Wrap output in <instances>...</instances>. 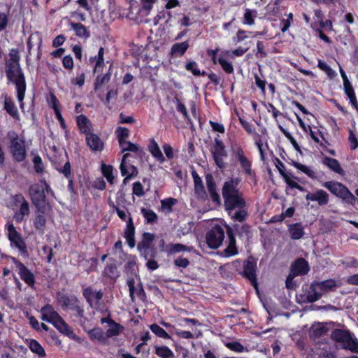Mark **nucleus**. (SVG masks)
Wrapping results in <instances>:
<instances>
[{
	"instance_id": "f257e3e1",
	"label": "nucleus",
	"mask_w": 358,
	"mask_h": 358,
	"mask_svg": "<svg viewBox=\"0 0 358 358\" xmlns=\"http://www.w3.org/2000/svg\"><path fill=\"white\" fill-rule=\"evenodd\" d=\"M242 178L231 175L225 180V211L234 222H243L248 217V203L241 190Z\"/></svg>"
},
{
	"instance_id": "f03ea898",
	"label": "nucleus",
	"mask_w": 358,
	"mask_h": 358,
	"mask_svg": "<svg viewBox=\"0 0 358 358\" xmlns=\"http://www.w3.org/2000/svg\"><path fill=\"white\" fill-rule=\"evenodd\" d=\"M229 157V163L227 165L225 164V169H227L228 171L232 173L239 166L236 170L238 175L242 173L246 180H250L255 185L257 184V176L255 169H253L252 159L246 155L238 142L231 141Z\"/></svg>"
},
{
	"instance_id": "7ed1b4c3",
	"label": "nucleus",
	"mask_w": 358,
	"mask_h": 358,
	"mask_svg": "<svg viewBox=\"0 0 358 358\" xmlns=\"http://www.w3.org/2000/svg\"><path fill=\"white\" fill-rule=\"evenodd\" d=\"M20 55L16 49H12L9 59L6 62L5 71L9 81L14 83L17 90V97L23 108V99L26 91V83L24 74L20 66Z\"/></svg>"
},
{
	"instance_id": "20e7f679",
	"label": "nucleus",
	"mask_w": 358,
	"mask_h": 358,
	"mask_svg": "<svg viewBox=\"0 0 358 358\" xmlns=\"http://www.w3.org/2000/svg\"><path fill=\"white\" fill-rule=\"evenodd\" d=\"M41 319L43 321L50 322L61 333L69 336L73 339H76L77 336L74 334L72 329L64 322L62 317L50 305H46L41 310Z\"/></svg>"
},
{
	"instance_id": "39448f33",
	"label": "nucleus",
	"mask_w": 358,
	"mask_h": 358,
	"mask_svg": "<svg viewBox=\"0 0 358 358\" xmlns=\"http://www.w3.org/2000/svg\"><path fill=\"white\" fill-rule=\"evenodd\" d=\"M45 188L48 191L49 185L45 181H41L39 183L31 185L29 193L33 203L38 210L43 212L51 211V206L45 201Z\"/></svg>"
},
{
	"instance_id": "423d86ee",
	"label": "nucleus",
	"mask_w": 358,
	"mask_h": 358,
	"mask_svg": "<svg viewBox=\"0 0 358 358\" xmlns=\"http://www.w3.org/2000/svg\"><path fill=\"white\" fill-rule=\"evenodd\" d=\"M322 186L327 189L332 194L336 197L341 199L343 202L355 205L357 199L350 191L346 185L342 182L330 180L322 183Z\"/></svg>"
},
{
	"instance_id": "0eeeda50",
	"label": "nucleus",
	"mask_w": 358,
	"mask_h": 358,
	"mask_svg": "<svg viewBox=\"0 0 358 358\" xmlns=\"http://www.w3.org/2000/svg\"><path fill=\"white\" fill-rule=\"evenodd\" d=\"M10 140V151L17 162H22L26 157V149L24 141L20 138L18 135L14 132L10 131L8 133Z\"/></svg>"
},
{
	"instance_id": "6e6552de",
	"label": "nucleus",
	"mask_w": 358,
	"mask_h": 358,
	"mask_svg": "<svg viewBox=\"0 0 358 358\" xmlns=\"http://www.w3.org/2000/svg\"><path fill=\"white\" fill-rule=\"evenodd\" d=\"M6 228L11 246L17 248L22 255L24 257L28 256L27 248L21 234L16 230L14 224L11 222H8L6 225Z\"/></svg>"
},
{
	"instance_id": "1a4fd4ad",
	"label": "nucleus",
	"mask_w": 358,
	"mask_h": 358,
	"mask_svg": "<svg viewBox=\"0 0 358 358\" xmlns=\"http://www.w3.org/2000/svg\"><path fill=\"white\" fill-rule=\"evenodd\" d=\"M257 259L253 256L250 255L248 259L243 262V276L248 279L251 285L257 289Z\"/></svg>"
},
{
	"instance_id": "9d476101",
	"label": "nucleus",
	"mask_w": 358,
	"mask_h": 358,
	"mask_svg": "<svg viewBox=\"0 0 358 358\" xmlns=\"http://www.w3.org/2000/svg\"><path fill=\"white\" fill-rule=\"evenodd\" d=\"M16 201L19 203L20 205L17 210L15 212L13 219L17 223H20L24 221L26 216L29 215V204L22 195L16 196Z\"/></svg>"
},
{
	"instance_id": "9b49d317",
	"label": "nucleus",
	"mask_w": 358,
	"mask_h": 358,
	"mask_svg": "<svg viewBox=\"0 0 358 358\" xmlns=\"http://www.w3.org/2000/svg\"><path fill=\"white\" fill-rule=\"evenodd\" d=\"M223 231L220 226L214 227L206 236V243L209 248H217L223 240Z\"/></svg>"
},
{
	"instance_id": "f8f14e48",
	"label": "nucleus",
	"mask_w": 358,
	"mask_h": 358,
	"mask_svg": "<svg viewBox=\"0 0 358 358\" xmlns=\"http://www.w3.org/2000/svg\"><path fill=\"white\" fill-rule=\"evenodd\" d=\"M340 73L343 79L344 92L349 99L351 105L358 111V102L354 88L342 68H340Z\"/></svg>"
},
{
	"instance_id": "ddd939ff",
	"label": "nucleus",
	"mask_w": 358,
	"mask_h": 358,
	"mask_svg": "<svg viewBox=\"0 0 358 358\" xmlns=\"http://www.w3.org/2000/svg\"><path fill=\"white\" fill-rule=\"evenodd\" d=\"M58 303L63 309L75 310L80 316L83 315V310L80 308L79 302L74 296H69L63 294L59 295L57 298Z\"/></svg>"
},
{
	"instance_id": "4468645a",
	"label": "nucleus",
	"mask_w": 358,
	"mask_h": 358,
	"mask_svg": "<svg viewBox=\"0 0 358 358\" xmlns=\"http://www.w3.org/2000/svg\"><path fill=\"white\" fill-rule=\"evenodd\" d=\"M310 271L308 262L303 257L296 259L290 266L289 273L295 276L308 274Z\"/></svg>"
},
{
	"instance_id": "2eb2a0df",
	"label": "nucleus",
	"mask_w": 358,
	"mask_h": 358,
	"mask_svg": "<svg viewBox=\"0 0 358 358\" xmlns=\"http://www.w3.org/2000/svg\"><path fill=\"white\" fill-rule=\"evenodd\" d=\"M307 201L317 202L320 206H324L329 202V194L322 189H317L313 192H308L305 196Z\"/></svg>"
},
{
	"instance_id": "dca6fc26",
	"label": "nucleus",
	"mask_w": 358,
	"mask_h": 358,
	"mask_svg": "<svg viewBox=\"0 0 358 358\" xmlns=\"http://www.w3.org/2000/svg\"><path fill=\"white\" fill-rule=\"evenodd\" d=\"M226 233L229 238V243L225 248V257L234 256L238 253L236 244V238L232 228L225 222Z\"/></svg>"
},
{
	"instance_id": "f3484780",
	"label": "nucleus",
	"mask_w": 358,
	"mask_h": 358,
	"mask_svg": "<svg viewBox=\"0 0 358 358\" xmlns=\"http://www.w3.org/2000/svg\"><path fill=\"white\" fill-rule=\"evenodd\" d=\"M192 176L194 181V192L195 196L199 199L205 200L207 198V194L201 178L195 171H192Z\"/></svg>"
},
{
	"instance_id": "a211bd4d",
	"label": "nucleus",
	"mask_w": 358,
	"mask_h": 358,
	"mask_svg": "<svg viewBox=\"0 0 358 358\" xmlns=\"http://www.w3.org/2000/svg\"><path fill=\"white\" fill-rule=\"evenodd\" d=\"M83 294L92 307L96 308L99 307V302L103 297L101 291H97L91 287H88L84 290Z\"/></svg>"
},
{
	"instance_id": "6ab92c4d",
	"label": "nucleus",
	"mask_w": 358,
	"mask_h": 358,
	"mask_svg": "<svg viewBox=\"0 0 358 358\" xmlns=\"http://www.w3.org/2000/svg\"><path fill=\"white\" fill-rule=\"evenodd\" d=\"M215 145L212 150V154L216 165L222 169L224 166V146L222 145V141L218 139V138H215Z\"/></svg>"
},
{
	"instance_id": "aec40b11",
	"label": "nucleus",
	"mask_w": 358,
	"mask_h": 358,
	"mask_svg": "<svg viewBox=\"0 0 358 358\" xmlns=\"http://www.w3.org/2000/svg\"><path fill=\"white\" fill-rule=\"evenodd\" d=\"M129 156V154L128 153L123 155L120 167L122 176L126 177L124 180V182L137 173V169L136 166L130 164L127 162V159Z\"/></svg>"
},
{
	"instance_id": "412c9836",
	"label": "nucleus",
	"mask_w": 358,
	"mask_h": 358,
	"mask_svg": "<svg viewBox=\"0 0 358 358\" xmlns=\"http://www.w3.org/2000/svg\"><path fill=\"white\" fill-rule=\"evenodd\" d=\"M127 285L129 290V296L132 301H134L136 297L142 300L144 299L145 292L141 285L136 286L135 281L132 278L127 280Z\"/></svg>"
},
{
	"instance_id": "4be33fe9",
	"label": "nucleus",
	"mask_w": 358,
	"mask_h": 358,
	"mask_svg": "<svg viewBox=\"0 0 358 358\" xmlns=\"http://www.w3.org/2000/svg\"><path fill=\"white\" fill-rule=\"evenodd\" d=\"M322 163L334 173L342 176L345 175V171L341 167L340 162L336 159L325 156L323 158Z\"/></svg>"
},
{
	"instance_id": "5701e85b",
	"label": "nucleus",
	"mask_w": 358,
	"mask_h": 358,
	"mask_svg": "<svg viewBox=\"0 0 358 358\" xmlns=\"http://www.w3.org/2000/svg\"><path fill=\"white\" fill-rule=\"evenodd\" d=\"M102 323H108V329L106 331V336L108 338L113 337L120 335L123 331L124 328L120 324L116 323L113 320L109 318L101 319Z\"/></svg>"
},
{
	"instance_id": "b1692460",
	"label": "nucleus",
	"mask_w": 358,
	"mask_h": 358,
	"mask_svg": "<svg viewBox=\"0 0 358 358\" xmlns=\"http://www.w3.org/2000/svg\"><path fill=\"white\" fill-rule=\"evenodd\" d=\"M206 182L208 191L210 194V197L215 203H220V196L217 192L216 185L213 176L210 173L206 175Z\"/></svg>"
},
{
	"instance_id": "393cba45",
	"label": "nucleus",
	"mask_w": 358,
	"mask_h": 358,
	"mask_svg": "<svg viewBox=\"0 0 358 358\" xmlns=\"http://www.w3.org/2000/svg\"><path fill=\"white\" fill-rule=\"evenodd\" d=\"M50 212V211L43 212L42 210H38L36 215L33 220L34 227L42 234L45 231L46 217L48 215Z\"/></svg>"
},
{
	"instance_id": "a878e982",
	"label": "nucleus",
	"mask_w": 358,
	"mask_h": 358,
	"mask_svg": "<svg viewBox=\"0 0 358 358\" xmlns=\"http://www.w3.org/2000/svg\"><path fill=\"white\" fill-rule=\"evenodd\" d=\"M17 267L21 279L28 285L33 286L35 282L34 274L22 263H19Z\"/></svg>"
},
{
	"instance_id": "bb28decb",
	"label": "nucleus",
	"mask_w": 358,
	"mask_h": 358,
	"mask_svg": "<svg viewBox=\"0 0 358 358\" xmlns=\"http://www.w3.org/2000/svg\"><path fill=\"white\" fill-rule=\"evenodd\" d=\"M86 141L92 150L101 151L103 148V141L97 135L92 132L86 135Z\"/></svg>"
},
{
	"instance_id": "cd10ccee",
	"label": "nucleus",
	"mask_w": 358,
	"mask_h": 358,
	"mask_svg": "<svg viewBox=\"0 0 358 358\" xmlns=\"http://www.w3.org/2000/svg\"><path fill=\"white\" fill-rule=\"evenodd\" d=\"M314 283H315V285L317 287V289L321 294V296L328 292L329 291L332 290L334 288L336 287V284L334 279H328L325 280L321 282L318 281H313Z\"/></svg>"
},
{
	"instance_id": "c85d7f7f",
	"label": "nucleus",
	"mask_w": 358,
	"mask_h": 358,
	"mask_svg": "<svg viewBox=\"0 0 358 358\" xmlns=\"http://www.w3.org/2000/svg\"><path fill=\"white\" fill-rule=\"evenodd\" d=\"M189 45L188 41L175 43L171 46L170 55L174 57H180L184 55Z\"/></svg>"
},
{
	"instance_id": "c756f323",
	"label": "nucleus",
	"mask_w": 358,
	"mask_h": 358,
	"mask_svg": "<svg viewBox=\"0 0 358 358\" xmlns=\"http://www.w3.org/2000/svg\"><path fill=\"white\" fill-rule=\"evenodd\" d=\"M290 237L293 240H298L302 238L304 235V228L301 223L297 222L292 224L288 228Z\"/></svg>"
},
{
	"instance_id": "7c9ffc66",
	"label": "nucleus",
	"mask_w": 358,
	"mask_h": 358,
	"mask_svg": "<svg viewBox=\"0 0 358 358\" xmlns=\"http://www.w3.org/2000/svg\"><path fill=\"white\" fill-rule=\"evenodd\" d=\"M70 27L80 38H88L90 36V31L80 23L71 22Z\"/></svg>"
},
{
	"instance_id": "2f4dec72",
	"label": "nucleus",
	"mask_w": 358,
	"mask_h": 358,
	"mask_svg": "<svg viewBox=\"0 0 358 358\" xmlns=\"http://www.w3.org/2000/svg\"><path fill=\"white\" fill-rule=\"evenodd\" d=\"M290 164L297 169L298 170L301 171L303 173H305L308 178L313 180L317 179V174L315 171H314L309 166H307L306 165H303L299 162H297L296 161L292 160L290 162Z\"/></svg>"
},
{
	"instance_id": "473e14b6",
	"label": "nucleus",
	"mask_w": 358,
	"mask_h": 358,
	"mask_svg": "<svg viewBox=\"0 0 358 358\" xmlns=\"http://www.w3.org/2000/svg\"><path fill=\"white\" fill-rule=\"evenodd\" d=\"M343 348L353 353H358V339L353 338L350 333L343 343Z\"/></svg>"
},
{
	"instance_id": "72a5a7b5",
	"label": "nucleus",
	"mask_w": 358,
	"mask_h": 358,
	"mask_svg": "<svg viewBox=\"0 0 358 358\" xmlns=\"http://www.w3.org/2000/svg\"><path fill=\"white\" fill-rule=\"evenodd\" d=\"M350 332L348 330L335 329L331 333V338L337 343H344Z\"/></svg>"
},
{
	"instance_id": "f704fd0d",
	"label": "nucleus",
	"mask_w": 358,
	"mask_h": 358,
	"mask_svg": "<svg viewBox=\"0 0 358 358\" xmlns=\"http://www.w3.org/2000/svg\"><path fill=\"white\" fill-rule=\"evenodd\" d=\"M77 124L81 132L85 134L91 133V123L90 120L83 115L77 117Z\"/></svg>"
},
{
	"instance_id": "c9c22d12",
	"label": "nucleus",
	"mask_w": 358,
	"mask_h": 358,
	"mask_svg": "<svg viewBox=\"0 0 358 358\" xmlns=\"http://www.w3.org/2000/svg\"><path fill=\"white\" fill-rule=\"evenodd\" d=\"M109 80L110 76L108 74L99 76L96 79V81L94 83V90L98 93L99 96L101 99L103 93L102 87L103 85L107 83L109 81Z\"/></svg>"
},
{
	"instance_id": "e433bc0d",
	"label": "nucleus",
	"mask_w": 358,
	"mask_h": 358,
	"mask_svg": "<svg viewBox=\"0 0 358 358\" xmlns=\"http://www.w3.org/2000/svg\"><path fill=\"white\" fill-rule=\"evenodd\" d=\"M317 286L314 282H312L309 287V290L306 294V301L308 303H314L319 300L321 297Z\"/></svg>"
},
{
	"instance_id": "4c0bfd02",
	"label": "nucleus",
	"mask_w": 358,
	"mask_h": 358,
	"mask_svg": "<svg viewBox=\"0 0 358 358\" xmlns=\"http://www.w3.org/2000/svg\"><path fill=\"white\" fill-rule=\"evenodd\" d=\"M149 151L158 162L162 163L165 161V158L155 140L151 141L149 145Z\"/></svg>"
},
{
	"instance_id": "58836bf2",
	"label": "nucleus",
	"mask_w": 358,
	"mask_h": 358,
	"mask_svg": "<svg viewBox=\"0 0 358 358\" xmlns=\"http://www.w3.org/2000/svg\"><path fill=\"white\" fill-rule=\"evenodd\" d=\"M155 354L159 358H172L174 357L173 351L166 345H155Z\"/></svg>"
},
{
	"instance_id": "ea45409f",
	"label": "nucleus",
	"mask_w": 358,
	"mask_h": 358,
	"mask_svg": "<svg viewBox=\"0 0 358 358\" xmlns=\"http://www.w3.org/2000/svg\"><path fill=\"white\" fill-rule=\"evenodd\" d=\"M4 108L7 113L15 118L18 117V111L11 99L7 96L4 99Z\"/></svg>"
},
{
	"instance_id": "a19ab883",
	"label": "nucleus",
	"mask_w": 358,
	"mask_h": 358,
	"mask_svg": "<svg viewBox=\"0 0 358 358\" xmlns=\"http://www.w3.org/2000/svg\"><path fill=\"white\" fill-rule=\"evenodd\" d=\"M120 146L122 149V152L130 151L135 153L141 154L143 152V150L140 148V147L134 143H132L129 141H124L123 142L119 143Z\"/></svg>"
},
{
	"instance_id": "79ce46f5",
	"label": "nucleus",
	"mask_w": 358,
	"mask_h": 358,
	"mask_svg": "<svg viewBox=\"0 0 358 358\" xmlns=\"http://www.w3.org/2000/svg\"><path fill=\"white\" fill-rule=\"evenodd\" d=\"M275 166L285 182L286 181V179H289L291 176L294 178V180H299L298 177L293 176L292 173H288L285 171V164L278 157H275Z\"/></svg>"
},
{
	"instance_id": "37998d69",
	"label": "nucleus",
	"mask_w": 358,
	"mask_h": 358,
	"mask_svg": "<svg viewBox=\"0 0 358 358\" xmlns=\"http://www.w3.org/2000/svg\"><path fill=\"white\" fill-rule=\"evenodd\" d=\"M278 128L280 131L284 134V136L289 141L295 150L299 153H301V148L292 135L280 124H278Z\"/></svg>"
},
{
	"instance_id": "c03bdc74",
	"label": "nucleus",
	"mask_w": 358,
	"mask_h": 358,
	"mask_svg": "<svg viewBox=\"0 0 358 358\" xmlns=\"http://www.w3.org/2000/svg\"><path fill=\"white\" fill-rule=\"evenodd\" d=\"M185 69L187 71L192 72V74L195 76H199L206 74L205 71H201L199 69L197 63L194 61L187 62L185 64Z\"/></svg>"
},
{
	"instance_id": "a18cd8bd",
	"label": "nucleus",
	"mask_w": 358,
	"mask_h": 358,
	"mask_svg": "<svg viewBox=\"0 0 358 358\" xmlns=\"http://www.w3.org/2000/svg\"><path fill=\"white\" fill-rule=\"evenodd\" d=\"M329 328L321 323H318L317 326L313 327L312 329V335L315 338H320L327 335Z\"/></svg>"
},
{
	"instance_id": "49530a36",
	"label": "nucleus",
	"mask_w": 358,
	"mask_h": 358,
	"mask_svg": "<svg viewBox=\"0 0 358 358\" xmlns=\"http://www.w3.org/2000/svg\"><path fill=\"white\" fill-rule=\"evenodd\" d=\"M257 16V11L256 10H250L249 8L245 9L243 23L245 24L252 25L255 24L254 18Z\"/></svg>"
},
{
	"instance_id": "de8ad7c7",
	"label": "nucleus",
	"mask_w": 358,
	"mask_h": 358,
	"mask_svg": "<svg viewBox=\"0 0 358 358\" xmlns=\"http://www.w3.org/2000/svg\"><path fill=\"white\" fill-rule=\"evenodd\" d=\"M150 330L154 333L157 336L162 338H170V336L169 334L161 327H159L157 324H152L150 326Z\"/></svg>"
},
{
	"instance_id": "09e8293b",
	"label": "nucleus",
	"mask_w": 358,
	"mask_h": 358,
	"mask_svg": "<svg viewBox=\"0 0 358 358\" xmlns=\"http://www.w3.org/2000/svg\"><path fill=\"white\" fill-rule=\"evenodd\" d=\"M29 348L34 353L37 354L39 357L45 355L43 348L36 340H31L29 343Z\"/></svg>"
},
{
	"instance_id": "8fccbe9b",
	"label": "nucleus",
	"mask_w": 358,
	"mask_h": 358,
	"mask_svg": "<svg viewBox=\"0 0 358 358\" xmlns=\"http://www.w3.org/2000/svg\"><path fill=\"white\" fill-rule=\"evenodd\" d=\"M192 247H187L180 243L170 244L168 246V252L169 253H178L182 251H192Z\"/></svg>"
},
{
	"instance_id": "3c124183",
	"label": "nucleus",
	"mask_w": 358,
	"mask_h": 358,
	"mask_svg": "<svg viewBox=\"0 0 358 358\" xmlns=\"http://www.w3.org/2000/svg\"><path fill=\"white\" fill-rule=\"evenodd\" d=\"M141 213L148 223L155 222L157 220V214L150 209L142 208Z\"/></svg>"
},
{
	"instance_id": "603ef678",
	"label": "nucleus",
	"mask_w": 358,
	"mask_h": 358,
	"mask_svg": "<svg viewBox=\"0 0 358 358\" xmlns=\"http://www.w3.org/2000/svg\"><path fill=\"white\" fill-rule=\"evenodd\" d=\"M134 229L132 219L131 217H129L125 231V238L127 241L133 240V238L134 237Z\"/></svg>"
},
{
	"instance_id": "864d4df0",
	"label": "nucleus",
	"mask_w": 358,
	"mask_h": 358,
	"mask_svg": "<svg viewBox=\"0 0 358 358\" xmlns=\"http://www.w3.org/2000/svg\"><path fill=\"white\" fill-rule=\"evenodd\" d=\"M225 347L236 352H243L245 349L238 341L225 342Z\"/></svg>"
},
{
	"instance_id": "5fc2aeb1",
	"label": "nucleus",
	"mask_w": 358,
	"mask_h": 358,
	"mask_svg": "<svg viewBox=\"0 0 358 358\" xmlns=\"http://www.w3.org/2000/svg\"><path fill=\"white\" fill-rule=\"evenodd\" d=\"M317 67L324 71L329 78L335 76V71L326 62L321 59H318Z\"/></svg>"
},
{
	"instance_id": "6e6d98bb",
	"label": "nucleus",
	"mask_w": 358,
	"mask_h": 358,
	"mask_svg": "<svg viewBox=\"0 0 358 358\" xmlns=\"http://www.w3.org/2000/svg\"><path fill=\"white\" fill-rule=\"evenodd\" d=\"M176 199L173 198H168L161 201V207L163 210H166L167 213L172 211V207L176 203Z\"/></svg>"
},
{
	"instance_id": "4d7b16f0",
	"label": "nucleus",
	"mask_w": 358,
	"mask_h": 358,
	"mask_svg": "<svg viewBox=\"0 0 358 358\" xmlns=\"http://www.w3.org/2000/svg\"><path fill=\"white\" fill-rule=\"evenodd\" d=\"M294 179V178H293L292 176L289 179H286V181L285 182L287 185L286 189H296L302 192L306 191L305 187L298 184Z\"/></svg>"
},
{
	"instance_id": "13d9d810",
	"label": "nucleus",
	"mask_w": 358,
	"mask_h": 358,
	"mask_svg": "<svg viewBox=\"0 0 358 358\" xmlns=\"http://www.w3.org/2000/svg\"><path fill=\"white\" fill-rule=\"evenodd\" d=\"M234 112L237 115L238 117V120H239V122L241 124V126L243 127V129L248 133V134H252L253 132L252 131V124L251 123H250L249 122L243 120L238 110L236 108L234 109Z\"/></svg>"
},
{
	"instance_id": "bf43d9fd",
	"label": "nucleus",
	"mask_w": 358,
	"mask_h": 358,
	"mask_svg": "<svg viewBox=\"0 0 358 358\" xmlns=\"http://www.w3.org/2000/svg\"><path fill=\"white\" fill-rule=\"evenodd\" d=\"M102 172L103 176L106 178L107 180L112 184L114 179L113 176V166L103 164L102 166Z\"/></svg>"
},
{
	"instance_id": "052dcab7",
	"label": "nucleus",
	"mask_w": 358,
	"mask_h": 358,
	"mask_svg": "<svg viewBox=\"0 0 358 358\" xmlns=\"http://www.w3.org/2000/svg\"><path fill=\"white\" fill-rule=\"evenodd\" d=\"M309 134H310V138L313 139V141L316 143H320V140H319V138L317 136V134L320 135V136L326 142H327L324 136V134L320 130V129H317V132L314 131L313 129H312V127L311 126H310V128H308V132Z\"/></svg>"
},
{
	"instance_id": "680f3d73",
	"label": "nucleus",
	"mask_w": 358,
	"mask_h": 358,
	"mask_svg": "<svg viewBox=\"0 0 358 358\" xmlns=\"http://www.w3.org/2000/svg\"><path fill=\"white\" fill-rule=\"evenodd\" d=\"M116 132H117V139H118L119 143L127 141V138H128V136L129 135V129L125 127H119L117 129Z\"/></svg>"
},
{
	"instance_id": "e2e57ef3",
	"label": "nucleus",
	"mask_w": 358,
	"mask_h": 358,
	"mask_svg": "<svg viewBox=\"0 0 358 358\" xmlns=\"http://www.w3.org/2000/svg\"><path fill=\"white\" fill-rule=\"evenodd\" d=\"M341 264H342L345 268H354L358 266V260L353 257H350L346 260H341Z\"/></svg>"
},
{
	"instance_id": "0e129e2a",
	"label": "nucleus",
	"mask_w": 358,
	"mask_h": 358,
	"mask_svg": "<svg viewBox=\"0 0 358 358\" xmlns=\"http://www.w3.org/2000/svg\"><path fill=\"white\" fill-rule=\"evenodd\" d=\"M257 51L255 53V55L258 58H264L267 57V53L265 50V45L264 43L261 41H258L257 43Z\"/></svg>"
},
{
	"instance_id": "69168bd1",
	"label": "nucleus",
	"mask_w": 358,
	"mask_h": 358,
	"mask_svg": "<svg viewBox=\"0 0 358 358\" xmlns=\"http://www.w3.org/2000/svg\"><path fill=\"white\" fill-rule=\"evenodd\" d=\"M295 277V275L290 273L288 274L285 280V286L287 289L292 290L296 289V288L298 287V285L294 280Z\"/></svg>"
},
{
	"instance_id": "338daca9",
	"label": "nucleus",
	"mask_w": 358,
	"mask_h": 358,
	"mask_svg": "<svg viewBox=\"0 0 358 358\" xmlns=\"http://www.w3.org/2000/svg\"><path fill=\"white\" fill-rule=\"evenodd\" d=\"M255 85L258 88L260 89L263 94H266V81L264 79H262L257 74H255Z\"/></svg>"
},
{
	"instance_id": "774afa93",
	"label": "nucleus",
	"mask_w": 358,
	"mask_h": 358,
	"mask_svg": "<svg viewBox=\"0 0 358 358\" xmlns=\"http://www.w3.org/2000/svg\"><path fill=\"white\" fill-rule=\"evenodd\" d=\"M348 141L351 150H355L358 148V139L354 132L351 130L349 133Z\"/></svg>"
}]
</instances>
